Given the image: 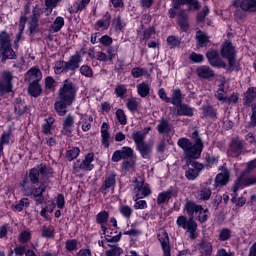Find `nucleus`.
I'll return each mask as SVG.
<instances>
[{
    "mask_svg": "<svg viewBox=\"0 0 256 256\" xmlns=\"http://www.w3.org/2000/svg\"><path fill=\"white\" fill-rule=\"evenodd\" d=\"M201 207V205L195 203L193 200L186 199L184 211H186L190 218L187 220L186 216H179L176 220V225L187 231L192 241L197 239V222L194 220V215L201 211Z\"/></svg>",
    "mask_w": 256,
    "mask_h": 256,
    "instance_id": "1",
    "label": "nucleus"
},
{
    "mask_svg": "<svg viewBox=\"0 0 256 256\" xmlns=\"http://www.w3.org/2000/svg\"><path fill=\"white\" fill-rule=\"evenodd\" d=\"M192 137L194 139V144L187 138H180L178 140V147L183 149L186 157L189 159H199V157H201V151H203V141L201 140V137H199L198 131H194Z\"/></svg>",
    "mask_w": 256,
    "mask_h": 256,
    "instance_id": "2",
    "label": "nucleus"
},
{
    "mask_svg": "<svg viewBox=\"0 0 256 256\" xmlns=\"http://www.w3.org/2000/svg\"><path fill=\"white\" fill-rule=\"evenodd\" d=\"M75 97H77V86H75L73 81L69 79L64 80L62 87L58 90V99L73 105Z\"/></svg>",
    "mask_w": 256,
    "mask_h": 256,
    "instance_id": "3",
    "label": "nucleus"
},
{
    "mask_svg": "<svg viewBox=\"0 0 256 256\" xmlns=\"http://www.w3.org/2000/svg\"><path fill=\"white\" fill-rule=\"evenodd\" d=\"M0 57H2V63L7 59H15V51L11 47V36L6 31L0 33Z\"/></svg>",
    "mask_w": 256,
    "mask_h": 256,
    "instance_id": "4",
    "label": "nucleus"
},
{
    "mask_svg": "<svg viewBox=\"0 0 256 256\" xmlns=\"http://www.w3.org/2000/svg\"><path fill=\"white\" fill-rule=\"evenodd\" d=\"M188 170L185 172V177L189 181H194L199 177V173L205 169V165L196 162L187 160Z\"/></svg>",
    "mask_w": 256,
    "mask_h": 256,
    "instance_id": "5",
    "label": "nucleus"
},
{
    "mask_svg": "<svg viewBox=\"0 0 256 256\" xmlns=\"http://www.w3.org/2000/svg\"><path fill=\"white\" fill-rule=\"evenodd\" d=\"M49 179L40 181V185L37 188H34L32 196L36 203V205H43V202L45 201V196L43 195L45 191H47V188L49 187Z\"/></svg>",
    "mask_w": 256,
    "mask_h": 256,
    "instance_id": "6",
    "label": "nucleus"
},
{
    "mask_svg": "<svg viewBox=\"0 0 256 256\" xmlns=\"http://www.w3.org/2000/svg\"><path fill=\"white\" fill-rule=\"evenodd\" d=\"M133 157L134 151L132 150V148L129 146H124L122 147V149L114 151L111 161L113 163H119V161H121L122 159L126 161L128 159H133Z\"/></svg>",
    "mask_w": 256,
    "mask_h": 256,
    "instance_id": "7",
    "label": "nucleus"
},
{
    "mask_svg": "<svg viewBox=\"0 0 256 256\" xmlns=\"http://www.w3.org/2000/svg\"><path fill=\"white\" fill-rule=\"evenodd\" d=\"M136 186L134 187V195L136 199H145L148 195H151V188L148 184H145V181L135 180Z\"/></svg>",
    "mask_w": 256,
    "mask_h": 256,
    "instance_id": "8",
    "label": "nucleus"
},
{
    "mask_svg": "<svg viewBox=\"0 0 256 256\" xmlns=\"http://www.w3.org/2000/svg\"><path fill=\"white\" fill-rule=\"evenodd\" d=\"M232 6L246 13H256V0H234Z\"/></svg>",
    "mask_w": 256,
    "mask_h": 256,
    "instance_id": "9",
    "label": "nucleus"
},
{
    "mask_svg": "<svg viewBox=\"0 0 256 256\" xmlns=\"http://www.w3.org/2000/svg\"><path fill=\"white\" fill-rule=\"evenodd\" d=\"M13 75L11 72H3L2 79H0V95H4L5 93H11L13 89Z\"/></svg>",
    "mask_w": 256,
    "mask_h": 256,
    "instance_id": "10",
    "label": "nucleus"
},
{
    "mask_svg": "<svg viewBox=\"0 0 256 256\" xmlns=\"http://www.w3.org/2000/svg\"><path fill=\"white\" fill-rule=\"evenodd\" d=\"M117 183V174L115 172H110L106 174L102 186L100 187V193L107 195L109 189H115Z\"/></svg>",
    "mask_w": 256,
    "mask_h": 256,
    "instance_id": "11",
    "label": "nucleus"
},
{
    "mask_svg": "<svg viewBox=\"0 0 256 256\" xmlns=\"http://www.w3.org/2000/svg\"><path fill=\"white\" fill-rule=\"evenodd\" d=\"M91 163H93V153L87 154L83 161L77 160L74 164V170L79 171V169H82L83 171H92L94 166Z\"/></svg>",
    "mask_w": 256,
    "mask_h": 256,
    "instance_id": "12",
    "label": "nucleus"
},
{
    "mask_svg": "<svg viewBox=\"0 0 256 256\" xmlns=\"http://www.w3.org/2000/svg\"><path fill=\"white\" fill-rule=\"evenodd\" d=\"M206 57L212 67H218L219 69L223 68L225 69L226 65L223 60H221V57H219V52L216 50H209L206 53Z\"/></svg>",
    "mask_w": 256,
    "mask_h": 256,
    "instance_id": "13",
    "label": "nucleus"
},
{
    "mask_svg": "<svg viewBox=\"0 0 256 256\" xmlns=\"http://www.w3.org/2000/svg\"><path fill=\"white\" fill-rule=\"evenodd\" d=\"M158 241L161 244L163 256H171V244L169 243V234L163 231L158 235Z\"/></svg>",
    "mask_w": 256,
    "mask_h": 256,
    "instance_id": "14",
    "label": "nucleus"
},
{
    "mask_svg": "<svg viewBox=\"0 0 256 256\" xmlns=\"http://www.w3.org/2000/svg\"><path fill=\"white\" fill-rule=\"evenodd\" d=\"M177 189L170 187L168 190L161 192L157 197V204L164 205V203H169L171 197H177Z\"/></svg>",
    "mask_w": 256,
    "mask_h": 256,
    "instance_id": "15",
    "label": "nucleus"
},
{
    "mask_svg": "<svg viewBox=\"0 0 256 256\" xmlns=\"http://www.w3.org/2000/svg\"><path fill=\"white\" fill-rule=\"evenodd\" d=\"M82 61H83V58H81V54H79V52H76V54L70 57L69 61H66L67 73H69V71H71L72 73H75V71L79 69V64Z\"/></svg>",
    "mask_w": 256,
    "mask_h": 256,
    "instance_id": "16",
    "label": "nucleus"
},
{
    "mask_svg": "<svg viewBox=\"0 0 256 256\" xmlns=\"http://www.w3.org/2000/svg\"><path fill=\"white\" fill-rule=\"evenodd\" d=\"M73 125H75V117L71 114H68L63 119V128L62 133L69 137L73 133Z\"/></svg>",
    "mask_w": 256,
    "mask_h": 256,
    "instance_id": "17",
    "label": "nucleus"
},
{
    "mask_svg": "<svg viewBox=\"0 0 256 256\" xmlns=\"http://www.w3.org/2000/svg\"><path fill=\"white\" fill-rule=\"evenodd\" d=\"M137 151H139L143 159H151V154L153 153V141L149 143H143L136 146Z\"/></svg>",
    "mask_w": 256,
    "mask_h": 256,
    "instance_id": "18",
    "label": "nucleus"
},
{
    "mask_svg": "<svg viewBox=\"0 0 256 256\" xmlns=\"http://www.w3.org/2000/svg\"><path fill=\"white\" fill-rule=\"evenodd\" d=\"M101 141L104 149H109L111 134L109 133V124L103 122L101 126Z\"/></svg>",
    "mask_w": 256,
    "mask_h": 256,
    "instance_id": "19",
    "label": "nucleus"
},
{
    "mask_svg": "<svg viewBox=\"0 0 256 256\" xmlns=\"http://www.w3.org/2000/svg\"><path fill=\"white\" fill-rule=\"evenodd\" d=\"M29 31L31 34L37 31V27H39V12L37 10L32 11V15L28 19Z\"/></svg>",
    "mask_w": 256,
    "mask_h": 256,
    "instance_id": "20",
    "label": "nucleus"
},
{
    "mask_svg": "<svg viewBox=\"0 0 256 256\" xmlns=\"http://www.w3.org/2000/svg\"><path fill=\"white\" fill-rule=\"evenodd\" d=\"M229 183V170L224 169L215 178V187H223Z\"/></svg>",
    "mask_w": 256,
    "mask_h": 256,
    "instance_id": "21",
    "label": "nucleus"
},
{
    "mask_svg": "<svg viewBox=\"0 0 256 256\" xmlns=\"http://www.w3.org/2000/svg\"><path fill=\"white\" fill-rule=\"evenodd\" d=\"M172 5L173 9H179L181 5H190L194 11L199 9V2L197 0H173Z\"/></svg>",
    "mask_w": 256,
    "mask_h": 256,
    "instance_id": "22",
    "label": "nucleus"
},
{
    "mask_svg": "<svg viewBox=\"0 0 256 256\" xmlns=\"http://www.w3.org/2000/svg\"><path fill=\"white\" fill-rule=\"evenodd\" d=\"M196 73L198 77H201V79H211V77H215V72L210 69L209 66L198 67Z\"/></svg>",
    "mask_w": 256,
    "mask_h": 256,
    "instance_id": "23",
    "label": "nucleus"
},
{
    "mask_svg": "<svg viewBox=\"0 0 256 256\" xmlns=\"http://www.w3.org/2000/svg\"><path fill=\"white\" fill-rule=\"evenodd\" d=\"M176 113L178 116L193 117V108L187 104L180 103L176 105Z\"/></svg>",
    "mask_w": 256,
    "mask_h": 256,
    "instance_id": "24",
    "label": "nucleus"
},
{
    "mask_svg": "<svg viewBox=\"0 0 256 256\" xmlns=\"http://www.w3.org/2000/svg\"><path fill=\"white\" fill-rule=\"evenodd\" d=\"M35 183H32L29 178H24L22 181L21 187L24 195L26 197H31L33 195V191L35 190Z\"/></svg>",
    "mask_w": 256,
    "mask_h": 256,
    "instance_id": "25",
    "label": "nucleus"
},
{
    "mask_svg": "<svg viewBox=\"0 0 256 256\" xmlns=\"http://www.w3.org/2000/svg\"><path fill=\"white\" fill-rule=\"evenodd\" d=\"M178 25L182 31H189V16L185 10H182L178 15Z\"/></svg>",
    "mask_w": 256,
    "mask_h": 256,
    "instance_id": "26",
    "label": "nucleus"
},
{
    "mask_svg": "<svg viewBox=\"0 0 256 256\" xmlns=\"http://www.w3.org/2000/svg\"><path fill=\"white\" fill-rule=\"evenodd\" d=\"M149 129L150 128L144 129V132L143 131H137V132H134L132 134V139H133L136 147L145 143V137H147V133H149Z\"/></svg>",
    "mask_w": 256,
    "mask_h": 256,
    "instance_id": "27",
    "label": "nucleus"
},
{
    "mask_svg": "<svg viewBox=\"0 0 256 256\" xmlns=\"http://www.w3.org/2000/svg\"><path fill=\"white\" fill-rule=\"evenodd\" d=\"M72 104H68L67 102L63 101L62 99H59L55 102L54 108L58 115L61 117L67 115V107Z\"/></svg>",
    "mask_w": 256,
    "mask_h": 256,
    "instance_id": "28",
    "label": "nucleus"
},
{
    "mask_svg": "<svg viewBox=\"0 0 256 256\" xmlns=\"http://www.w3.org/2000/svg\"><path fill=\"white\" fill-rule=\"evenodd\" d=\"M27 75L30 79V81H32V83H39V81H41V79H43V73L41 72V70L39 68H31L28 72Z\"/></svg>",
    "mask_w": 256,
    "mask_h": 256,
    "instance_id": "29",
    "label": "nucleus"
},
{
    "mask_svg": "<svg viewBox=\"0 0 256 256\" xmlns=\"http://www.w3.org/2000/svg\"><path fill=\"white\" fill-rule=\"evenodd\" d=\"M256 99V87H250L247 89V91L244 93L243 102L244 105H251L253 101Z\"/></svg>",
    "mask_w": 256,
    "mask_h": 256,
    "instance_id": "30",
    "label": "nucleus"
},
{
    "mask_svg": "<svg viewBox=\"0 0 256 256\" xmlns=\"http://www.w3.org/2000/svg\"><path fill=\"white\" fill-rule=\"evenodd\" d=\"M221 55L225 59L227 57H233L235 56V47H233V44L231 42H225L222 46Z\"/></svg>",
    "mask_w": 256,
    "mask_h": 256,
    "instance_id": "31",
    "label": "nucleus"
},
{
    "mask_svg": "<svg viewBox=\"0 0 256 256\" xmlns=\"http://www.w3.org/2000/svg\"><path fill=\"white\" fill-rule=\"evenodd\" d=\"M195 38L198 42V47H207L209 45V36L205 32L198 30Z\"/></svg>",
    "mask_w": 256,
    "mask_h": 256,
    "instance_id": "32",
    "label": "nucleus"
},
{
    "mask_svg": "<svg viewBox=\"0 0 256 256\" xmlns=\"http://www.w3.org/2000/svg\"><path fill=\"white\" fill-rule=\"evenodd\" d=\"M170 103L174 106L181 105V103H183V94H181V89L176 88L172 90V97L170 98Z\"/></svg>",
    "mask_w": 256,
    "mask_h": 256,
    "instance_id": "33",
    "label": "nucleus"
},
{
    "mask_svg": "<svg viewBox=\"0 0 256 256\" xmlns=\"http://www.w3.org/2000/svg\"><path fill=\"white\" fill-rule=\"evenodd\" d=\"M158 133H166L169 134L171 133V123H169V120L162 118L159 121V124L157 125Z\"/></svg>",
    "mask_w": 256,
    "mask_h": 256,
    "instance_id": "34",
    "label": "nucleus"
},
{
    "mask_svg": "<svg viewBox=\"0 0 256 256\" xmlns=\"http://www.w3.org/2000/svg\"><path fill=\"white\" fill-rule=\"evenodd\" d=\"M200 253L201 256H211L213 254V244L207 241H202L200 243Z\"/></svg>",
    "mask_w": 256,
    "mask_h": 256,
    "instance_id": "35",
    "label": "nucleus"
},
{
    "mask_svg": "<svg viewBox=\"0 0 256 256\" xmlns=\"http://www.w3.org/2000/svg\"><path fill=\"white\" fill-rule=\"evenodd\" d=\"M211 188L209 187H203L201 188L198 192H197V198L200 201H209V199H211Z\"/></svg>",
    "mask_w": 256,
    "mask_h": 256,
    "instance_id": "36",
    "label": "nucleus"
},
{
    "mask_svg": "<svg viewBox=\"0 0 256 256\" xmlns=\"http://www.w3.org/2000/svg\"><path fill=\"white\" fill-rule=\"evenodd\" d=\"M42 91L43 90H41V85L39 82H32L28 87V93H30V95L35 98L39 97Z\"/></svg>",
    "mask_w": 256,
    "mask_h": 256,
    "instance_id": "37",
    "label": "nucleus"
},
{
    "mask_svg": "<svg viewBox=\"0 0 256 256\" xmlns=\"http://www.w3.org/2000/svg\"><path fill=\"white\" fill-rule=\"evenodd\" d=\"M65 25V19L61 16H58L51 25V30L53 33H59L60 29H63Z\"/></svg>",
    "mask_w": 256,
    "mask_h": 256,
    "instance_id": "38",
    "label": "nucleus"
},
{
    "mask_svg": "<svg viewBox=\"0 0 256 256\" xmlns=\"http://www.w3.org/2000/svg\"><path fill=\"white\" fill-rule=\"evenodd\" d=\"M137 91H138V95H140V97L145 98L149 95L151 88L149 87V84L142 82L137 85Z\"/></svg>",
    "mask_w": 256,
    "mask_h": 256,
    "instance_id": "39",
    "label": "nucleus"
},
{
    "mask_svg": "<svg viewBox=\"0 0 256 256\" xmlns=\"http://www.w3.org/2000/svg\"><path fill=\"white\" fill-rule=\"evenodd\" d=\"M233 237V231L229 228H222L219 230L218 239L219 241H229Z\"/></svg>",
    "mask_w": 256,
    "mask_h": 256,
    "instance_id": "40",
    "label": "nucleus"
},
{
    "mask_svg": "<svg viewBox=\"0 0 256 256\" xmlns=\"http://www.w3.org/2000/svg\"><path fill=\"white\" fill-rule=\"evenodd\" d=\"M36 169L38 170V173H40L42 177L49 178L51 175H53V169L47 167V165H45L44 163H41L40 165H38Z\"/></svg>",
    "mask_w": 256,
    "mask_h": 256,
    "instance_id": "41",
    "label": "nucleus"
},
{
    "mask_svg": "<svg viewBox=\"0 0 256 256\" xmlns=\"http://www.w3.org/2000/svg\"><path fill=\"white\" fill-rule=\"evenodd\" d=\"M54 71L56 75H61V73H67V64L66 61H57L54 66Z\"/></svg>",
    "mask_w": 256,
    "mask_h": 256,
    "instance_id": "42",
    "label": "nucleus"
},
{
    "mask_svg": "<svg viewBox=\"0 0 256 256\" xmlns=\"http://www.w3.org/2000/svg\"><path fill=\"white\" fill-rule=\"evenodd\" d=\"M45 121H46V123L43 124V126H42V132L45 135H50L51 134V127H53V124L55 123V118L49 117Z\"/></svg>",
    "mask_w": 256,
    "mask_h": 256,
    "instance_id": "43",
    "label": "nucleus"
},
{
    "mask_svg": "<svg viewBox=\"0 0 256 256\" xmlns=\"http://www.w3.org/2000/svg\"><path fill=\"white\" fill-rule=\"evenodd\" d=\"M14 109L17 115H23V113L27 111V106L23 105V100L21 98H16Z\"/></svg>",
    "mask_w": 256,
    "mask_h": 256,
    "instance_id": "44",
    "label": "nucleus"
},
{
    "mask_svg": "<svg viewBox=\"0 0 256 256\" xmlns=\"http://www.w3.org/2000/svg\"><path fill=\"white\" fill-rule=\"evenodd\" d=\"M114 93H115L116 97L123 99L125 97V95H127V86H125L124 84L116 85Z\"/></svg>",
    "mask_w": 256,
    "mask_h": 256,
    "instance_id": "45",
    "label": "nucleus"
},
{
    "mask_svg": "<svg viewBox=\"0 0 256 256\" xmlns=\"http://www.w3.org/2000/svg\"><path fill=\"white\" fill-rule=\"evenodd\" d=\"M107 221H109V212L101 211L96 215V223H98V225H103L107 223Z\"/></svg>",
    "mask_w": 256,
    "mask_h": 256,
    "instance_id": "46",
    "label": "nucleus"
},
{
    "mask_svg": "<svg viewBox=\"0 0 256 256\" xmlns=\"http://www.w3.org/2000/svg\"><path fill=\"white\" fill-rule=\"evenodd\" d=\"M242 150L243 142H241V140L239 139H234L231 143V151H233V153H236V155H239V153H241Z\"/></svg>",
    "mask_w": 256,
    "mask_h": 256,
    "instance_id": "47",
    "label": "nucleus"
},
{
    "mask_svg": "<svg viewBox=\"0 0 256 256\" xmlns=\"http://www.w3.org/2000/svg\"><path fill=\"white\" fill-rule=\"evenodd\" d=\"M39 170L37 168H32L29 172V179L28 181H31V183H34L37 185L39 183V177H40Z\"/></svg>",
    "mask_w": 256,
    "mask_h": 256,
    "instance_id": "48",
    "label": "nucleus"
},
{
    "mask_svg": "<svg viewBox=\"0 0 256 256\" xmlns=\"http://www.w3.org/2000/svg\"><path fill=\"white\" fill-rule=\"evenodd\" d=\"M78 247L79 242L75 239L67 240L65 242V249H67L70 253H72V251H77Z\"/></svg>",
    "mask_w": 256,
    "mask_h": 256,
    "instance_id": "49",
    "label": "nucleus"
},
{
    "mask_svg": "<svg viewBox=\"0 0 256 256\" xmlns=\"http://www.w3.org/2000/svg\"><path fill=\"white\" fill-rule=\"evenodd\" d=\"M96 25L100 29H109V26L111 25V16L108 15L105 18L98 20Z\"/></svg>",
    "mask_w": 256,
    "mask_h": 256,
    "instance_id": "50",
    "label": "nucleus"
},
{
    "mask_svg": "<svg viewBox=\"0 0 256 256\" xmlns=\"http://www.w3.org/2000/svg\"><path fill=\"white\" fill-rule=\"evenodd\" d=\"M197 219L200 223H205L207 219H209V209H204L202 206L201 209L198 211Z\"/></svg>",
    "mask_w": 256,
    "mask_h": 256,
    "instance_id": "51",
    "label": "nucleus"
},
{
    "mask_svg": "<svg viewBox=\"0 0 256 256\" xmlns=\"http://www.w3.org/2000/svg\"><path fill=\"white\" fill-rule=\"evenodd\" d=\"M131 75L134 79H139V77H143V75H147V69L141 67H135L131 70Z\"/></svg>",
    "mask_w": 256,
    "mask_h": 256,
    "instance_id": "52",
    "label": "nucleus"
},
{
    "mask_svg": "<svg viewBox=\"0 0 256 256\" xmlns=\"http://www.w3.org/2000/svg\"><path fill=\"white\" fill-rule=\"evenodd\" d=\"M123 249L119 246H112L109 250L105 251V256H121Z\"/></svg>",
    "mask_w": 256,
    "mask_h": 256,
    "instance_id": "53",
    "label": "nucleus"
},
{
    "mask_svg": "<svg viewBox=\"0 0 256 256\" xmlns=\"http://www.w3.org/2000/svg\"><path fill=\"white\" fill-rule=\"evenodd\" d=\"M202 111L204 117H211L212 119L217 117V111L212 106H203Z\"/></svg>",
    "mask_w": 256,
    "mask_h": 256,
    "instance_id": "54",
    "label": "nucleus"
},
{
    "mask_svg": "<svg viewBox=\"0 0 256 256\" xmlns=\"http://www.w3.org/2000/svg\"><path fill=\"white\" fill-rule=\"evenodd\" d=\"M90 2L91 0H81L79 3L76 2V9H70V13H79V11H83V9H85V7H87Z\"/></svg>",
    "mask_w": 256,
    "mask_h": 256,
    "instance_id": "55",
    "label": "nucleus"
},
{
    "mask_svg": "<svg viewBox=\"0 0 256 256\" xmlns=\"http://www.w3.org/2000/svg\"><path fill=\"white\" fill-rule=\"evenodd\" d=\"M80 150L78 147H74L67 151L66 157L69 161H73V159H77L79 157Z\"/></svg>",
    "mask_w": 256,
    "mask_h": 256,
    "instance_id": "56",
    "label": "nucleus"
},
{
    "mask_svg": "<svg viewBox=\"0 0 256 256\" xmlns=\"http://www.w3.org/2000/svg\"><path fill=\"white\" fill-rule=\"evenodd\" d=\"M116 117L120 125H127V116L125 115V111L122 109L116 110Z\"/></svg>",
    "mask_w": 256,
    "mask_h": 256,
    "instance_id": "57",
    "label": "nucleus"
},
{
    "mask_svg": "<svg viewBox=\"0 0 256 256\" xmlns=\"http://www.w3.org/2000/svg\"><path fill=\"white\" fill-rule=\"evenodd\" d=\"M23 207H29V199L22 198L16 205H14L15 211L21 212Z\"/></svg>",
    "mask_w": 256,
    "mask_h": 256,
    "instance_id": "58",
    "label": "nucleus"
},
{
    "mask_svg": "<svg viewBox=\"0 0 256 256\" xmlns=\"http://www.w3.org/2000/svg\"><path fill=\"white\" fill-rule=\"evenodd\" d=\"M31 241V232L29 231H23L19 235V242L22 243V245H25V243H29Z\"/></svg>",
    "mask_w": 256,
    "mask_h": 256,
    "instance_id": "59",
    "label": "nucleus"
},
{
    "mask_svg": "<svg viewBox=\"0 0 256 256\" xmlns=\"http://www.w3.org/2000/svg\"><path fill=\"white\" fill-rule=\"evenodd\" d=\"M207 15H209V7L204 6L202 11L197 15V23H203Z\"/></svg>",
    "mask_w": 256,
    "mask_h": 256,
    "instance_id": "60",
    "label": "nucleus"
},
{
    "mask_svg": "<svg viewBox=\"0 0 256 256\" xmlns=\"http://www.w3.org/2000/svg\"><path fill=\"white\" fill-rule=\"evenodd\" d=\"M167 43L170 49H175V47H179V45H181V41H179L178 38L175 36H169L167 38Z\"/></svg>",
    "mask_w": 256,
    "mask_h": 256,
    "instance_id": "61",
    "label": "nucleus"
},
{
    "mask_svg": "<svg viewBox=\"0 0 256 256\" xmlns=\"http://www.w3.org/2000/svg\"><path fill=\"white\" fill-rule=\"evenodd\" d=\"M126 106L129 111L134 112L137 111V107H139V102L137 101V99L131 98L127 101Z\"/></svg>",
    "mask_w": 256,
    "mask_h": 256,
    "instance_id": "62",
    "label": "nucleus"
},
{
    "mask_svg": "<svg viewBox=\"0 0 256 256\" xmlns=\"http://www.w3.org/2000/svg\"><path fill=\"white\" fill-rule=\"evenodd\" d=\"M80 73L84 77H93V69H91L88 65H83L80 67Z\"/></svg>",
    "mask_w": 256,
    "mask_h": 256,
    "instance_id": "63",
    "label": "nucleus"
},
{
    "mask_svg": "<svg viewBox=\"0 0 256 256\" xmlns=\"http://www.w3.org/2000/svg\"><path fill=\"white\" fill-rule=\"evenodd\" d=\"M134 165H135V160H133V158H130L128 160L123 161L122 169L123 171H129L130 169H133Z\"/></svg>",
    "mask_w": 256,
    "mask_h": 256,
    "instance_id": "64",
    "label": "nucleus"
}]
</instances>
